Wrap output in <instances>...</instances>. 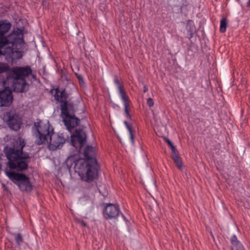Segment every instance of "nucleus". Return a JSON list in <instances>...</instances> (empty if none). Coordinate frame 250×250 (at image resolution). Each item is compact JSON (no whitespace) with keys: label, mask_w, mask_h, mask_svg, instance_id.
<instances>
[{"label":"nucleus","mask_w":250,"mask_h":250,"mask_svg":"<svg viewBox=\"0 0 250 250\" xmlns=\"http://www.w3.org/2000/svg\"><path fill=\"white\" fill-rule=\"evenodd\" d=\"M26 143L24 139L19 138L13 143L12 146H6L3 149L7 159L9 170L5 173L9 179L16 184L22 192L31 191L33 186L29 178L24 174L17 172L26 170L29 163V154L23 151Z\"/></svg>","instance_id":"f257e3e1"},{"label":"nucleus","mask_w":250,"mask_h":250,"mask_svg":"<svg viewBox=\"0 0 250 250\" xmlns=\"http://www.w3.org/2000/svg\"><path fill=\"white\" fill-rule=\"evenodd\" d=\"M10 27V23L7 21H0V56H4L6 61L13 64L22 57L23 52L20 49L24 45V42L21 29L17 28L4 36Z\"/></svg>","instance_id":"f03ea898"},{"label":"nucleus","mask_w":250,"mask_h":250,"mask_svg":"<svg viewBox=\"0 0 250 250\" xmlns=\"http://www.w3.org/2000/svg\"><path fill=\"white\" fill-rule=\"evenodd\" d=\"M85 159H80L75 160L74 157H69L65 161L66 165L70 169L73 163L74 168L83 181L90 182L98 176L99 166L96 159L95 148L87 146L83 152Z\"/></svg>","instance_id":"7ed1b4c3"},{"label":"nucleus","mask_w":250,"mask_h":250,"mask_svg":"<svg viewBox=\"0 0 250 250\" xmlns=\"http://www.w3.org/2000/svg\"><path fill=\"white\" fill-rule=\"evenodd\" d=\"M54 90L55 100L60 103L61 115L63 121L67 129L71 131V130L77 126L80 122V119L75 115L74 104L67 100L68 94L65 89L60 91L59 88H56Z\"/></svg>","instance_id":"20e7f679"},{"label":"nucleus","mask_w":250,"mask_h":250,"mask_svg":"<svg viewBox=\"0 0 250 250\" xmlns=\"http://www.w3.org/2000/svg\"><path fill=\"white\" fill-rule=\"evenodd\" d=\"M34 127L35 128V135L37 138L36 143L38 145L46 142L49 143V149L54 150L62 146L65 142L63 134L55 133L53 129L50 130L48 124L40 125V122H35Z\"/></svg>","instance_id":"39448f33"},{"label":"nucleus","mask_w":250,"mask_h":250,"mask_svg":"<svg viewBox=\"0 0 250 250\" xmlns=\"http://www.w3.org/2000/svg\"><path fill=\"white\" fill-rule=\"evenodd\" d=\"M32 72V70L29 65L10 67V71L7 73V80L11 79L18 80H25Z\"/></svg>","instance_id":"423d86ee"},{"label":"nucleus","mask_w":250,"mask_h":250,"mask_svg":"<svg viewBox=\"0 0 250 250\" xmlns=\"http://www.w3.org/2000/svg\"><path fill=\"white\" fill-rule=\"evenodd\" d=\"M4 118L10 129L16 131L20 129L22 120L19 114L13 111L7 112Z\"/></svg>","instance_id":"0eeeda50"},{"label":"nucleus","mask_w":250,"mask_h":250,"mask_svg":"<svg viewBox=\"0 0 250 250\" xmlns=\"http://www.w3.org/2000/svg\"><path fill=\"white\" fill-rule=\"evenodd\" d=\"M72 145L76 148L81 149L86 142V135L82 129H76L71 136Z\"/></svg>","instance_id":"6e6552de"},{"label":"nucleus","mask_w":250,"mask_h":250,"mask_svg":"<svg viewBox=\"0 0 250 250\" xmlns=\"http://www.w3.org/2000/svg\"><path fill=\"white\" fill-rule=\"evenodd\" d=\"M114 83L118 85V88L119 95L124 103L125 106V111L127 117L130 118L128 108L130 106V101L128 97L126 94L125 91L124 89V86L120 83L119 80L117 76L115 77Z\"/></svg>","instance_id":"1a4fd4ad"},{"label":"nucleus","mask_w":250,"mask_h":250,"mask_svg":"<svg viewBox=\"0 0 250 250\" xmlns=\"http://www.w3.org/2000/svg\"><path fill=\"white\" fill-rule=\"evenodd\" d=\"M120 212L119 206L109 203L105 207L104 215L106 219H115Z\"/></svg>","instance_id":"9d476101"},{"label":"nucleus","mask_w":250,"mask_h":250,"mask_svg":"<svg viewBox=\"0 0 250 250\" xmlns=\"http://www.w3.org/2000/svg\"><path fill=\"white\" fill-rule=\"evenodd\" d=\"M13 101V96L11 91L6 88L0 91V106H9Z\"/></svg>","instance_id":"9b49d317"},{"label":"nucleus","mask_w":250,"mask_h":250,"mask_svg":"<svg viewBox=\"0 0 250 250\" xmlns=\"http://www.w3.org/2000/svg\"><path fill=\"white\" fill-rule=\"evenodd\" d=\"M29 85L26 83L25 80H13L12 87L15 92L22 93L27 91L29 89Z\"/></svg>","instance_id":"f8f14e48"},{"label":"nucleus","mask_w":250,"mask_h":250,"mask_svg":"<svg viewBox=\"0 0 250 250\" xmlns=\"http://www.w3.org/2000/svg\"><path fill=\"white\" fill-rule=\"evenodd\" d=\"M230 241L232 245L231 250H245L242 245L235 235L231 237Z\"/></svg>","instance_id":"ddd939ff"},{"label":"nucleus","mask_w":250,"mask_h":250,"mask_svg":"<svg viewBox=\"0 0 250 250\" xmlns=\"http://www.w3.org/2000/svg\"><path fill=\"white\" fill-rule=\"evenodd\" d=\"M176 151L172 152L171 158L176 164L177 167L181 169L183 166L182 160L179 156L176 153Z\"/></svg>","instance_id":"4468645a"},{"label":"nucleus","mask_w":250,"mask_h":250,"mask_svg":"<svg viewBox=\"0 0 250 250\" xmlns=\"http://www.w3.org/2000/svg\"><path fill=\"white\" fill-rule=\"evenodd\" d=\"M10 66L5 62H0V74L6 73V79H7V73L10 71Z\"/></svg>","instance_id":"2eb2a0df"},{"label":"nucleus","mask_w":250,"mask_h":250,"mask_svg":"<svg viewBox=\"0 0 250 250\" xmlns=\"http://www.w3.org/2000/svg\"><path fill=\"white\" fill-rule=\"evenodd\" d=\"M124 124L126 126L127 130H128L130 134V139L131 141L132 144L134 143V135L133 134V130L132 129L131 126L128 123L127 121H125Z\"/></svg>","instance_id":"dca6fc26"},{"label":"nucleus","mask_w":250,"mask_h":250,"mask_svg":"<svg viewBox=\"0 0 250 250\" xmlns=\"http://www.w3.org/2000/svg\"><path fill=\"white\" fill-rule=\"evenodd\" d=\"M227 26V19L225 18H223L220 21V31L222 33H224L226 30Z\"/></svg>","instance_id":"f3484780"},{"label":"nucleus","mask_w":250,"mask_h":250,"mask_svg":"<svg viewBox=\"0 0 250 250\" xmlns=\"http://www.w3.org/2000/svg\"><path fill=\"white\" fill-rule=\"evenodd\" d=\"M165 141L167 144L168 146L170 147L172 152H173L174 151H176V148L175 146L173 145V143L171 142V141L168 139L167 138H164Z\"/></svg>","instance_id":"a211bd4d"},{"label":"nucleus","mask_w":250,"mask_h":250,"mask_svg":"<svg viewBox=\"0 0 250 250\" xmlns=\"http://www.w3.org/2000/svg\"><path fill=\"white\" fill-rule=\"evenodd\" d=\"M15 240L17 245H21L23 242V239L20 233H18L16 236Z\"/></svg>","instance_id":"6ab92c4d"},{"label":"nucleus","mask_w":250,"mask_h":250,"mask_svg":"<svg viewBox=\"0 0 250 250\" xmlns=\"http://www.w3.org/2000/svg\"><path fill=\"white\" fill-rule=\"evenodd\" d=\"M147 104L149 107L152 106L154 104L153 99L151 98H149L147 100Z\"/></svg>","instance_id":"aec40b11"},{"label":"nucleus","mask_w":250,"mask_h":250,"mask_svg":"<svg viewBox=\"0 0 250 250\" xmlns=\"http://www.w3.org/2000/svg\"><path fill=\"white\" fill-rule=\"evenodd\" d=\"M76 76L77 77V78L79 80L80 84H84V81L83 80V77L81 75H78L77 74H76Z\"/></svg>","instance_id":"412c9836"},{"label":"nucleus","mask_w":250,"mask_h":250,"mask_svg":"<svg viewBox=\"0 0 250 250\" xmlns=\"http://www.w3.org/2000/svg\"><path fill=\"white\" fill-rule=\"evenodd\" d=\"M81 224H82V225H83L84 227H87L86 223L85 222H84L83 220L82 221H81Z\"/></svg>","instance_id":"4be33fe9"},{"label":"nucleus","mask_w":250,"mask_h":250,"mask_svg":"<svg viewBox=\"0 0 250 250\" xmlns=\"http://www.w3.org/2000/svg\"><path fill=\"white\" fill-rule=\"evenodd\" d=\"M148 90V89L146 85H144L143 91L144 93H146Z\"/></svg>","instance_id":"5701e85b"},{"label":"nucleus","mask_w":250,"mask_h":250,"mask_svg":"<svg viewBox=\"0 0 250 250\" xmlns=\"http://www.w3.org/2000/svg\"><path fill=\"white\" fill-rule=\"evenodd\" d=\"M30 75H31L32 78L34 80H37V79H36V76H35V75H34V74H30Z\"/></svg>","instance_id":"b1692460"},{"label":"nucleus","mask_w":250,"mask_h":250,"mask_svg":"<svg viewBox=\"0 0 250 250\" xmlns=\"http://www.w3.org/2000/svg\"><path fill=\"white\" fill-rule=\"evenodd\" d=\"M247 6L249 7H250V0H249L248 3H247Z\"/></svg>","instance_id":"393cba45"},{"label":"nucleus","mask_w":250,"mask_h":250,"mask_svg":"<svg viewBox=\"0 0 250 250\" xmlns=\"http://www.w3.org/2000/svg\"><path fill=\"white\" fill-rule=\"evenodd\" d=\"M76 220L77 221V222L79 223H81V221H82L83 220H81V219H76Z\"/></svg>","instance_id":"a878e982"},{"label":"nucleus","mask_w":250,"mask_h":250,"mask_svg":"<svg viewBox=\"0 0 250 250\" xmlns=\"http://www.w3.org/2000/svg\"><path fill=\"white\" fill-rule=\"evenodd\" d=\"M122 216L123 217V218H124V219H125V217L124 215L123 214H122Z\"/></svg>","instance_id":"bb28decb"}]
</instances>
